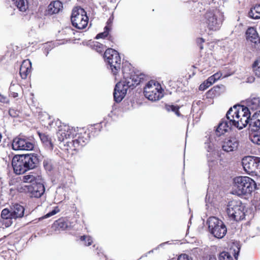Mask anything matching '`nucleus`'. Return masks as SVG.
Segmentation results:
<instances>
[{"label": "nucleus", "instance_id": "obj_38", "mask_svg": "<svg viewBox=\"0 0 260 260\" xmlns=\"http://www.w3.org/2000/svg\"><path fill=\"white\" fill-rule=\"evenodd\" d=\"M43 166L46 170L50 171L52 169V166L51 162L48 160H45L43 161Z\"/></svg>", "mask_w": 260, "mask_h": 260}, {"label": "nucleus", "instance_id": "obj_19", "mask_svg": "<svg viewBox=\"0 0 260 260\" xmlns=\"http://www.w3.org/2000/svg\"><path fill=\"white\" fill-rule=\"evenodd\" d=\"M31 71V62L29 59L23 61L19 70V74L22 79H25Z\"/></svg>", "mask_w": 260, "mask_h": 260}, {"label": "nucleus", "instance_id": "obj_12", "mask_svg": "<svg viewBox=\"0 0 260 260\" xmlns=\"http://www.w3.org/2000/svg\"><path fill=\"white\" fill-rule=\"evenodd\" d=\"M244 170L248 174L257 175L260 174V157L247 156L242 159Z\"/></svg>", "mask_w": 260, "mask_h": 260}, {"label": "nucleus", "instance_id": "obj_5", "mask_svg": "<svg viewBox=\"0 0 260 260\" xmlns=\"http://www.w3.org/2000/svg\"><path fill=\"white\" fill-rule=\"evenodd\" d=\"M233 193L239 196L249 194L255 187L253 179L247 176H239L234 179Z\"/></svg>", "mask_w": 260, "mask_h": 260}, {"label": "nucleus", "instance_id": "obj_51", "mask_svg": "<svg viewBox=\"0 0 260 260\" xmlns=\"http://www.w3.org/2000/svg\"><path fill=\"white\" fill-rule=\"evenodd\" d=\"M152 252H153V250L149 251L148 253H147L146 254H145V256H147L148 253H151Z\"/></svg>", "mask_w": 260, "mask_h": 260}, {"label": "nucleus", "instance_id": "obj_17", "mask_svg": "<svg viewBox=\"0 0 260 260\" xmlns=\"http://www.w3.org/2000/svg\"><path fill=\"white\" fill-rule=\"evenodd\" d=\"M239 145L238 140L235 137H229L225 139L222 144L224 151L231 152L236 150Z\"/></svg>", "mask_w": 260, "mask_h": 260}, {"label": "nucleus", "instance_id": "obj_25", "mask_svg": "<svg viewBox=\"0 0 260 260\" xmlns=\"http://www.w3.org/2000/svg\"><path fill=\"white\" fill-rule=\"evenodd\" d=\"M13 4L21 12H25L28 9V3L27 0H12Z\"/></svg>", "mask_w": 260, "mask_h": 260}, {"label": "nucleus", "instance_id": "obj_21", "mask_svg": "<svg viewBox=\"0 0 260 260\" xmlns=\"http://www.w3.org/2000/svg\"><path fill=\"white\" fill-rule=\"evenodd\" d=\"M63 9L62 3L58 0L51 2L48 6V13L50 15L59 13Z\"/></svg>", "mask_w": 260, "mask_h": 260}, {"label": "nucleus", "instance_id": "obj_1", "mask_svg": "<svg viewBox=\"0 0 260 260\" xmlns=\"http://www.w3.org/2000/svg\"><path fill=\"white\" fill-rule=\"evenodd\" d=\"M123 80L118 82L115 85L113 93L114 100L121 102L125 96L129 88H133L144 81L145 75L135 71L131 65L125 63L122 67Z\"/></svg>", "mask_w": 260, "mask_h": 260}, {"label": "nucleus", "instance_id": "obj_52", "mask_svg": "<svg viewBox=\"0 0 260 260\" xmlns=\"http://www.w3.org/2000/svg\"><path fill=\"white\" fill-rule=\"evenodd\" d=\"M228 76H229V75H223V78H225V77H228Z\"/></svg>", "mask_w": 260, "mask_h": 260}, {"label": "nucleus", "instance_id": "obj_7", "mask_svg": "<svg viewBox=\"0 0 260 260\" xmlns=\"http://www.w3.org/2000/svg\"><path fill=\"white\" fill-rule=\"evenodd\" d=\"M205 19L208 28L210 30L216 31L222 25L223 14L219 9L209 8L205 15Z\"/></svg>", "mask_w": 260, "mask_h": 260}, {"label": "nucleus", "instance_id": "obj_16", "mask_svg": "<svg viewBox=\"0 0 260 260\" xmlns=\"http://www.w3.org/2000/svg\"><path fill=\"white\" fill-rule=\"evenodd\" d=\"M246 39L251 43L252 46L257 50H260V38L256 29L249 27L246 31Z\"/></svg>", "mask_w": 260, "mask_h": 260}, {"label": "nucleus", "instance_id": "obj_24", "mask_svg": "<svg viewBox=\"0 0 260 260\" xmlns=\"http://www.w3.org/2000/svg\"><path fill=\"white\" fill-rule=\"evenodd\" d=\"M39 135L42 143L44 145V146L47 149L49 150H52L53 144L49 136L45 134H41L40 133H39Z\"/></svg>", "mask_w": 260, "mask_h": 260}, {"label": "nucleus", "instance_id": "obj_32", "mask_svg": "<svg viewBox=\"0 0 260 260\" xmlns=\"http://www.w3.org/2000/svg\"><path fill=\"white\" fill-rule=\"evenodd\" d=\"M80 240L82 241H84V245L85 246H89L90 245L92 242L93 240L92 238L89 236H82L80 237Z\"/></svg>", "mask_w": 260, "mask_h": 260}, {"label": "nucleus", "instance_id": "obj_36", "mask_svg": "<svg viewBox=\"0 0 260 260\" xmlns=\"http://www.w3.org/2000/svg\"><path fill=\"white\" fill-rule=\"evenodd\" d=\"M60 211L59 208L58 207H55L51 211L48 212L47 214H46L44 217L45 218H48L49 217H51L53 215H54L58 212H59Z\"/></svg>", "mask_w": 260, "mask_h": 260}, {"label": "nucleus", "instance_id": "obj_44", "mask_svg": "<svg viewBox=\"0 0 260 260\" xmlns=\"http://www.w3.org/2000/svg\"><path fill=\"white\" fill-rule=\"evenodd\" d=\"M204 40L203 38H198L197 40V43L200 47V49H203V43L204 42Z\"/></svg>", "mask_w": 260, "mask_h": 260}, {"label": "nucleus", "instance_id": "obj_37", "mask_svg": "<svg viewBox=\"0 0 260 260\" xmlns=\"http://www.w3.org/2000/svg\"><path fill=\"white\" fill-rule=\"evenodd\" d=\"M201 4L204 5L207 8L211 6L212 9H215L212 6L215 4L213 0H202Z\"/></svg>", "mask_w": 260, "mask_h": 260}, {"label": "nucleus", "instance_id": "obj_22", "mask_svg": "<svg viewBox=\"0 0 260 260\" xmlns=\"http://www.w3.org/2000/svg\"><path fill=\"white\" fill-rule=\"evenodd\" d=\"M205 147L209 154H207L208 161L210 162L214 161L213 155L215 154L214 151V146L213 143L211 141V138H208L205 142Z\"/></svg>", "mask_w": 260, "mask_h": 260}, {"label": "nucleus", "instance_id": "obj_46", "mask_svg": "<svg viewBox=\"0 0 260 260\" xmlns=\"http://www.w3.org/2000/svg\"><path fill=\"white\" fill-rule=\"evenodd\" d=\"M1 103H8L9 99L6 97H4L1 95Z\"/></svg>", "mask_w": 260, "mask_h": 260}, {"label": "nucleus", "instance_id": "obj_31", "mask_svg": "<svg viewBox=\"0 0 260 260\" xmlns=\"http://www.w3.org/2000/svg\"><path fill=\"white\" fill-rule=\"evenodd\" d=\"M166 109L168 111H173L178 116H179L180 114L179 111V107L174 105H166Z\"/></svg>", "mask_w": 260, "mask_h": 260}, {"label": "nucleus", "instance_id": "obj_28", "mask_svg": "<svg viewBox=\"0 0 260 260\" xmlns=\"http://www.w3.org/2000/svg\"><path fill=\"white\" fill-rule=\"evenodd\" d=\"M40 176H35L32 174H28L24 175L22 177V180L25 183H33L37 182L39 180Z\"/></svg>", "mask_w": 260, "mask_h": 260}, {"label": "nucleus", "instance_id": "obj_3", "mask_svg": "<svg viewBox=\"0 0 260 260\" xmlns=\"http://www.w3.org/2000/svg\"><path fill=\"white\" fill-rule=\"evenodd\" d=\"M57 136L60 141L72 138V141L66 142L67 149L77 151L84 146L87 142V139L82 134L76 133L75 129L68 125H61L57 133Z\"/></svg>", "mask_w": 260, "mask_h": 260}, {"label": "nucleus", "instance_id": "obj_20", "mask_svg": "<svg viewBox=\"0 0 260 260\" xmlns=\"http://www.w3.org/2000/svg\"><path fill=\"white\" fill-rule=\"evenodd\" d=\"M236 249H234V257L235 259L233 257L231 254L225 251H223L221 252L218 254V259L219 260H237V257L239 255V253L240 250V247L238 244H236Z\"/></svg>", "mask_w": 260, "mask_h": 260}, {"label": "nucleus", "instance_id": "obj_50", "mask_svg": "<svg viewBox=\"0 0 260 260\" xmlns=\"http://www.w3.org/2000/svg\"><path fill=\"white\" fill-rule=\"evenodd\" d=\"M209 260H216V258L215 256H212L210 257Z\"/></svg>", "mask_w": 260, "mask_h": 260}, {"label": "nucleus", "instance_id": "obj_14", "mask_svg": "<svg viewBox=\"0 0 260 260\" xmlns=\"http://www.w3.org/2000/svg\"><path fill=\"white\" fill-rule=\"evenodd\" d=\"M34 145L33 138L22 135L14 138L12 144V148L15 150H31Z\"/></svg>", "mask_w": 260, "mask_h": 260}, {"label": "nucleus", "instance_id": "obj_47", "mask_svg": "<svg viewBox=\"0 0 260 260\" xmlns=\"http://www.w3.org/2000/svg\"><path fill=\"white\" fill-rule=\"evenodd\" d=\"M254 77H253V76H251V77H249L247 78L246 82H248V83H252L254 82Z\"/></svg>", "mask_w": 260, "mask_h": 260}, {"label": "nucleus", "instance_id": "obj_42", "mask_svg": "<svg viewBox=\"0 0 260 260\" xmlns=\"http://www.w3.org/2000/svg\"><path fill=\"white\" fill-rule=\"evenodd\" d=\"M178 260H193L192 258L186 254H182L178 257Z\"/></svg>", "mask_w": 260, "mask_h": 260}, {"label": "nucleus", "instance_id": "obj_8", "mask_svg": "<svg viewBox=\"0 0 260 260\" xmlns=\"http://www.w3.org/2000/svg\"><path fill=\"white\" fill-rule=\"evenodd\" d=\"M104 58L117 80V73L120 70L121 66V58L118 52L115 50L108 48L105 52Z\"/></svg>", "mask_w": 260, "mask_h": 260}, {"label": "nucleus", "instance_id": "obj_2", "mask_svg": "<svg viewBox=\"0 0 260 260\" xmlns=\"http://www.w3.org/2000/svg\"><path fill=\"white\" fill-rule=\"evenodd\" d=\"M9 155L8 157L3 158L5 164L9 166L11 161L14 172L16 174H23L26 171L34 169L39 162L36 154L30 153L25 155H15L13 157Z\"/></svg>", "mask_w": 260, "mask_h": 260}, {"label": "nucleus", "instance_id": "obj_6", "mask_svg": "<svg viewBox=\"0 0 260 260\" xmlns=\"http://www.w3.org/2000/svg\"><path fill=\"white\" fill-rule=\"evenodd\" d=\"M260 106V99L258 97H250L246 101V106L241 105H235L236 107V111L241 119L245 118V121L247 125V122L251 115L250 110L254 111L259 108Z\"/></svg>", "mask_w": 260, "mask_h": 260}, {"label": "nucleus", "instance_id": "obj_48", "mask_svg": "<svg viewBox=\"0 0 260 260\" xmlns=\"http://www.w3.org/2000/svg\"><path fill=\"white\" fill-rule=\"evenodd\" d=\"M11 95H12V96H13V98H16V97H17V96H18V93H16V92H12V93H11Z\"/></svg>", "mask_w": 260, "mask_h": 260}, {"label": "nucleus", "instance_id": "obj_9", "mask_svg": "<svg viewBox=\"0 0 260 260\" xmlns=\"http://www.w3.org/2000/svg\"><path fill=\"white\" fill-rule=\"evenodd\" d=\"M210 233L216 238L221 239L226 234L227 229L223 222L218 218L212 216L207 220Z\"/></svg>", "mask_w": 260, "mask_h": 260}, {"label": "nucleus", "instance_id": "obj_41", "mask_svg": "<svg viewBox=\"0 0 260 260\" xmlns=\"http://www.w3.org/2000/svg\"><path fill=\"white\" fill-rule=\"evenodd\" d=\"M210 86L211 85H209V84L208 83L207 80H206L205 81H204L203 83H202L200 85L199 90H204Z\"/></svg>", "mask_w": 260, "mask_h": 260}, {"label": "nucleus", "instance_id": "obj_49", "mask_svg": "<svg viewBox=\"0 0 260 260\" xmlns=\"http://www.w3.org/2000/svg\"><path fill=\"white\" fill-rule=\"evenodd\" d=\"M167 244H169V242H164V243H162L161 244H160V245H159L158 247H161Z\"/></svg>", "mask_w": 260, "mask_h": 260}, {"label": "nucleus", "instance_id": "obj_34", "mask_svg": "<svg viewBox=\"0 0 260 260\" xmlns=\"http://www.w3.org/2000/svg\"><path fill=\"white\" fill-rule=\"evenodd\" d=\"M109 27L107 26H105L104 28V31L96 35L95 38L96 39H98L100 38H105V37L108 36V35L109 34Z\"/></svg>", "mask_w": 260, "mask_h": 260}, {"label": "nucleus", "instance_id": "obj_29", "mask_svg": "<svg viewBox=\"0 0 260 260\" xmlns=\"http://www.w3.org/2000/svg\"><path fill=\"white\" fill-rule=\"evenodd\" d=\"M252 68L255 75L260 77V57L254 62Z\"/></svg>", "mask_w": 260, "mask_h": 260}, {"label": "nucleus", "instance_id": "obj_35", "mask_svg": "<svg viewBox=\"0 0 260 260\" xmlns=\"http://www.w3.org/2000/svg\"><path fill=\"white\" fill-rule=\"evenodd\" d=\"M11 218V209L10 210L7 208H5L1 212V218Z\"/></svg>", "mask_w": 260, "mask_h": 260}, {"label": "nucleus", "instance_id": "obj_53", "mask_svg": "<svg viewBox=\"0 0 260 260\" xmlns=\"http://www.w3.org/2000/svg\"><path fill=\"white\" fill-rule=\"evenodd\" d=\"M12 88H13V86H11L10 87V89H12Z\"/></svg>", "mask_w": 260, "mask_h": 260}, {"label": "nucleus", "instance_id": "obj_45", "mask_svg": "<svg viewBox=\"0 0 260 260\" xmlns=\"http://www.w3.org/2000/svg\"><path fill=\"white\" fill-rule=\"evenodd\" d=\"M222 76V74L221 73H216L213 75V76L215 78V80L216 81L219 79Z\"/></svg>", "mask_w": 260, "mask_h": 260}, {"label": "nucleus", "instance_id": "obj_18", "mask_svg": "<svg viewBox=\"0 0 260 260\" xmlns=\"http://www.w3.org/2000/svg\"><path fill=\"white\" fill-rule=\"evenodd\" d=\"M251 131L256 132L260 128V111L254 113L247 122Z\"/></svg>", "mask_w": 260, "mask_h": 260}, {"label": "nucleus", "instance_id": "obj_13", "mask_svg": "<svg viewBox=\"0 0 260 260\" xmlns=\"http://www.w3.org/2000/svg\"><path fill=\"white\" fill-rule=\"evenodd\" d=\"M88 17L86 12L81 7H76L73 10L71 21L76 28L82 29L85 28L88 24Z\"/></svg>", "mask_w": 260, "mask_h": 260}, {"label": "nucleus", "instance_id": "obj_26", "mask_svg": "<svg viewBox=\"0 0 260 260\" xmlns=\"http://www.w3.org/2000/svg\"><path fill=\"white\" fill-rule=\"evenodd\" d=\"M53 226L55 227V230H65L68 227V225L67 222L63 219H59L56 220L54 223Z\"/></svg>", "mask_w": 260, "mask_h": 260}, {"label": "nucleus", "instance_id": "obj_10", "mask_svg": "<svg viewBox=\"0 0 260 260\" xmlns=\"http://www.w3.org/2000/svg\"><path fill=\"white\" fill-rule=\"evenodd\" d=\"M244 206L240 200H233L229 202L226 212L228 216L235 221L242 220L245 217Z\"/></svg>", "mask_w": 260, "mask_h": 260}, {"label": "nucleus", "instance_id": "obj_15", "mask_svg": "<svg viewBox=\"0 0 260 260\" xmlns=\"http://www.w3.org/2000/svg\"><path fill=\"white\" fill-rule=\"evenodd\" d=\"M23 189L30 198H39L44 193L45 188L43 183L37 182L23 186Z\"/></svg>", "mask_w": 260, "mask_h": 260}, {"label": "nucleus", "instance_id": "obj_23", "mask_svg": "<svg viewBox=\"0 0 260 260\" xmlns=\"http://www.w3.org/2000/svg\"><path fill=\"white\" fill-rule=\"evenodd\" d=\"M24 207L19 204H15L11 207V218L16 219L23 216Z\"/></svg>", "mask_w": 260, "mask_h": 260}, {"label": "nucleus", "instance_id": "obj_43", "mask_svg": "<svg viewBox=\"0 0 260 260\" xmlns=\"http://www.w3.org/2000/svg\"><path fill=\"white\" fill-rule=\"evenodd\" d=\"M206 80L209 84V85H212L214 83H215L216 81L215 78L213 76V75L209 77Z\"/></svg>", "mask_w": 260, "mask_h": 260}, {"label": "nucleus", "instance_id": "obj_33", "mask_svg": "<svg viewBox=\"0 0 260 260\" xmlns=\"http://www.w3.org/2000/svg\"><path fill=\"white\" fill-rule=\"evenodd\" d=\"M13 218H1V225L5 228H8L11 225L12 223V219Z\"/></svg>", "mask_w": 260, "mask_h": 260}, {"label": "nucleus", "instance_id": "obj_39", "mask_svg": "<svg viewBox=\"0 0 260 260\" xmlns=\"http://www.w3.org/2000/svg\"><path fill=\"white\" fill-rule=\"evenodd\" d=\"M53 46H52V44L51 43H46L44 45V53H45L46 56H47L48 54L49 51H50L52 48Z\"/></svg>", "mask_w": 260, "mask_h": 260}, {"label": "nucleus", "instance_id": "obj_40", "mask_svg": "<svg viewBox=\"0 0 260 260\" xmlns=\"http://www.w3.org/2000/svg\"><path fill=\"white\" fill-rule=\"evenodd\" d=\"M19 111L15 110L14 109H10L9 110V115L13 117H16L19 116Z\"/></svg>", "mask_w": 260, "mask_h": 260}, {"label": "nucleus", "instance_id": "obj_11", "mask_svg": "<svg viewBox=\"0 0 260 260\" xmlns=\"http://www.w3.org/2000/svg\"><path fill=\"white\" fill-rule=\"evenodd\" d=\"M144 94L147 99L151 101H158L164 96L161 85L152 80L146 84L144 88Z\"/></svg>", "mask_w": 260, "mask_h": 260}, {"label": "nucleus", "instance_id": "obj_4", "mask_svg": "<svg viewBox=\"0 0 260 260\" xmlns=\"http://www.w3.org/2000/svg\"><path fill=\"white\" fill-rule=\"evenodd\" d=\"M245 118L241 119L236 111V107L231 108L227 112L226 118L222 119L219 123L216 130V135L220 136L228 132L232 126L239 128L242 129L246 126L245 121Z\"/></svg>", "mask_w": 260, "mask_h": 260}, {"label": "nucleus", "instance_id": "obj_30", "mask_svg": "<svg viewBox=\"0 0 260 260\" xmlns=\"http://www.w3.org/2000/svg\"><path fill=\"white\" fill-rule=\"evenodd\" d=\"M250 139L253 143L260 145V132L251 134Z\"/></svg>", "mask_w": 260, "mask_h": 260}, {"label": "nucleus", "instance_id": "obj_27", "mask_svg": "<svg viewBox=\"0 0 260 260\" xmlns=\"http://www.w3.org/2000/svg\"><path fill=\"white\" fill-rule=\"evenodd\" d=\"M248 15L253 19L260 18V4L256 5L253 8L251 9L248 13Z\"/></svg>", "mask_w": 260, "mask_h": 260}]
</instances>
